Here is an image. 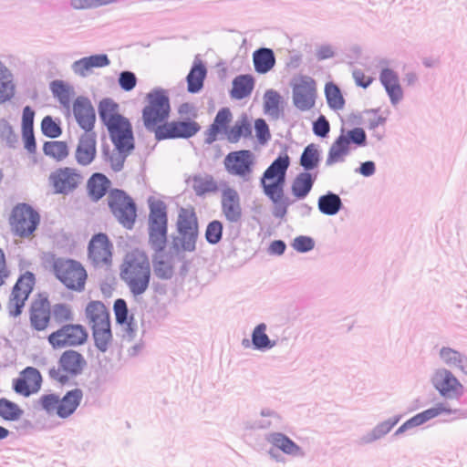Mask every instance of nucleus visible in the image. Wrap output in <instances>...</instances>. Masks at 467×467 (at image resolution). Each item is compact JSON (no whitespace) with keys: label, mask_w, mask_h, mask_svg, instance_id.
<instances>
[{"label":"nucleus","mask_w":467,"mask_h":467,"mask_svg":"<svg viewBox=\"0 0 467 467\" xmlns=\"http://www.w3.org/2000/svg\"><path fill=\"white\" fill-rule=\"evenodd\" d=\"M99 114L118 150L130 152L134 148L132 127L119 113V104L111 99H104L99 104Z\"/></svg>","instance_id":"nucleus-1"},{"label":"nucleus","mask_w":467,"mask_h":467,"mask_svg":"<svg viewBox=\"0 0 467 467\" xmlns=\"http://www.w3.org/2000/svg\"><path fill=\"white\" fill-rule=\"evenodd\" d=\"M290 165V158L287 153L279 155L270 166L264 171L260 183L264 193L277 207L286 212L290 204L285 195V184L286 172Z\"/></svg>","instance_id":"nucleus-2"},{"label":"nucleus","mask_w":467,"mask_h":467,"mask_svg":"<svg viewBox=\"0 0 467 467\" xmlns=\"http://www.w3.org/2000/svg\"><path fill=\"white\" fill-rule=\"evenodd\" d=\"M120 277L134 296L143 294L150 280V265L147 254L140 250L129 252L120 266Z\"/></svg>","instance_id":"nucleus-3"},{"label":"nucleus","mask_w":467,"mask_h":467,"mask_svg":"<svg viewBox=\"0 0 467 467\" xmlns=\"http://www.w3.org/2000/svg\"><path fill=\"white\" fill-rule=\"evenodd\" d=\"M171 113L168 93L161 88H155L146 96V105L142 109V120L145 128L154 132L164 126Z\"/></svg>","instance_id":"nucleus-4"},{"label":"nucleus","mask_w":467,"mask_h":467,"mask_svg":"<svg viewBox=\"0 0 467 467\" xmlns=\"http://www.w3.org/2000/svg\"><path fill=\"white\" fill-rule=\"evenodd\" d=\"M85 316L92 330L96 347L106 351L112 340L109 310L101 301L93 300L88 303Z\"/></svg>","instance_id":"nucleus-5"},{"label":"nucleus","mask_w":467,"mask_h":467,"mask_svg":"<svg viewBox=\"0 0 467 467\" xmlns=\"http://www.w3.org/2000/svg\"><path fill=\"white\" fill-rule=\"evenodd\" d=\"M52 271L67 289L82 292L85 289L88 273L83 265L74 259L58 257L54 259Z\"/></svg>","instance_id":"nucleus-6"},{"label":"nucleus","mask_w":467,"mask_h":467,"mask_svg":"<svg viewBox=\"0 0 467 467\" xmlns=\"http://www.w3.org/2000/svg\"><path fill=\"white\" fill-rule=\"evenodd\" d=\"M107 204L116 220L125 228L132 229L137 219V205L133 198L120 189H110Z\"/></svg>","instance_id":"nucleus-7"},{"label":"nucleus","mask_w":467,"mask_h":467,"mask_svg":"<svg viewBox=\"0 0 467 467\" xmlns=\"http://www.w3.org/2000/svg\"><path fill=\"white\" fill-rule=\"evenodd\" d=\"M82 399V390L74 389L67 391L62 398L54 393L42 395L38 403L47 413L67 419L76 411Z\"/></svg>","instance_id":"nucleus-8"},{"label":"nucleus","mask_w":467,"mask_h":467,"mask_svg":"<svg viewBox=\"0 0 467 467\" xmlns=\"http://www.w3.org/2000/svg\"><path fill=\"white\" fill-rule=\"evenodd\" d=\"M166 205L160 201L150 204L149 242L156 252H162L167 244Z\"/></svg>","instance_id":"nucleus-9"},{"label":"nucleus","mask_w":467,"mask_h":467,"mask_svg":"<svg viewBox=\"0 0 467 467\" xmlns=\"http://www.w3.org/2000/svg\"><path fill=\"white\" fill-rule=\"evenodd\" d=\"M39 223V213L26 203L16 204L9 217L13 234L20 238L32 237Z\"/></svg>","instance_id":"nucleus-10"},{"label":"nucleus","mask_w":467,"mask_h":467,"mask_svg":"<svg viewBox=\"0 0 467 467\" xmlns=\"http://www.w3.org/2000/svg\"><path fill=\"white\" fill-rule=\"evenodd\" d=\"M86 365V359L81 353L68 349L61 354L57 368L49 370V377L58 383L65 384L70 378L80 374Z\"/></svg>","instance_id":"nucleus-11"},{"label":"nucleus","mask_w":467,"mask_h":467,"mask_svg":"<svg viewBox=\"0 0 467 467\" xmlns=\"http://www.w3.org/2000/svg\"><path fill=\"white\" fill-rule=\"evenodd\" d=\"M176 225L182 248L184 251H193L198 237V219L192 206L182 207L179 210Z\"/></svg>","instance_id":"nucleus-12"},{"label":"nucleus","mask_w":467,"mask_h":467,"mask_svg":"<svg viewBox=\"0 0 467 467\" xmlns=\"http://www.w3.org/2000/svg\"><path fill=\"white\" fill-rule=\"evenodd\" d=\"M35 285L36 276L32 272L26 271L18 276L6 305L10 316L16 317L22 313Z\"/></svg>","instance_id":"nucleus-13"},{"label":"nucleus","mask_w":467,"mask_h":467,"mask_svg":"<svg viewBox=\"0 0 467 467\" xmlns=\"http://www.w3.org/2000/svg\"><path fill=\"white\" fill-rule=\"evenodd\" d=\"M88 337V332L82 325L66 324L49 334L47 340L54 349H59L81 346L87 342Z\"/></svg>","instance_id":"nucleus-14"},{"label":"nucleus","mask_w":467,"mask_h":467,"mask_svg":"<svg viewBox=\"0 0 467 467\" xmlns=\"http://www.w3.org/2000/svg\"><path fill=\"white\" fill-rule=\"evenodd\" d=\"M113 244L104 233L94 234L88 244V260L94 267H109L112 264Z\"/></svg>","instance_id":"nucleus-15"},{"label":"nucleus","mask_w":467,"mask_h":467,"mask_svg":"<svg viewBox=\"0 0 467 467\" xmlns=\"http://www.w3.org/2000/svg\"><path fill=\"white\" fill-rule=\"evenodd\" d=\"M81 173L72 167H60L53 171L48 177V183L55 193L69 194L82 182Z\"/></svg>","instance_id":"nucleus-16"},{"label":"nucleus","mask_w":467,"mask_h":467,"mask_svg":"<svg viewBox=\"0 0 467 467\" xmlns=\"http://www.w3.org/2000/svg\"><path fill=\"white\" fill-rule=\"evenodd\" d=\"M317 96L316 82L306 76H300L295 79L293 84V101L295 106L306 111L315 106Z\"/></svg>","instance_id":"nucleus-17"},{"label":"nucleus","mask_w":467,"mask_h":467,"mask_svg":"<svg viewBox=\"0 0 467 467\" xmlns=\"http://www.w3.org/2000/svg\"><path fill=\"white\" fill-rule=\"evenodd\" d=\"M223 163L230 174L248 179L253 172L254 156L249 150H235L226 155Z\"/></svg>","instance_id":"nucleus-18"},{"label":"nucleus","mask_w":467,"mask_h":467,"mask_svg":"<svg viewBox=\"0 0 467 467\" xmlns=\"http://www.w3.org/2000/svg\"><path fill=\"white\" fill-rule=\"evenodd\" d=\"M432 384L442 397L459 399L464 392L462 384L448 369L435 371Z\"/></svg>","instance_id":"nucleus-19"},{"label":"nucleus","mask_w":467,"mask_h":467,"mask_svg":"<svg viewBox=\"0 0 467 467\" xmlns=\"http://www.w3.org/2000/svg\"><path fill=\"white\" fill-rule=\"evenodd\" d=\"M200 130V125L194 120H172L166 121L155 136L158 140L191 138Z\"/></svg>","instance_id":"nucleus-20"},{"label":"nucleus","mask_w":467,"mask_h":467,"mask_svg":"<svg viewBox=\"0 0 467 467\" xmlns=\"http://www.w3.org/2000/svg\"><path fill=\"white\" fill-rule=\"evenodd\" d=\"M42 384L40 372L33 367H26L19 376L13 380L14 390L24 397L38 392Z\"/></svg>","instance_id":"nucleus-21"},{"label":"nucleus","mask_w":467,"mask_h":467,"mask_svg":"<svg viewBox=\"0 0 467 467\" xmlns=\"http://www.w3.org/2000/svg\"><path fill=\"white\" fill-rule=\"evenodd\" d=\"M222 213L230 223H238L242 219L243 211L240 196L236 190L226 188L222 192Z\"/></svg>","instance_id":"nucleus-22"},{"label":"nucleus","mask_w":467,"mask_h":467,"mask_svg":"<svg viewBox=\"0 0 467 467\" xmlns=\"http://www.w3.org/2000/svg\"><path fill=\"white\" fill-rule=\"evenodd\" d=\"M97 153V136L94 131L84 132L76 149L75 157L78 164L87 166L90 164Z\"/></svg>","instance_id":"nucleus-23"},{"label":"nucleus","mask_w":467,"mask_h":467,"mask_svg":"<svg viewBox=\"0 0 467 467\" xmlns=\"http://www.w3.org/2000/svg\"><path fill=\"white\" fill-rule=\"evenodd\" d=\"M454 410L443 403H439L435 407L428 409L422 412H420L405 421L395 432V435H399L404 432L406 430L422 425L423 423L432 420L442 414H451Z\"/></svg>","instance_id":"nucleus-24"},{"label":"nucleus","mask_w":467,"mask_h":467,"mask_svg":"<svg viewBox=\"0 0 467 467\" xmlns=\"http://www.w3.org/2000/svg\"><path fill=\"white\" fill-rule=\"evenodd\" d=\"M73 113L78 123L85 132L92 131L96 115L94 109L88 99L83 97L78 98L73 103Z\"/></svg>","instance_id":"nucleus-25"},{"label":"nucleus","mask_w":467,"mask_h":467,"mask_svg":"<svg viewBox=\"0 0 467 467\" xmlns=\"http://www.w3.org/2000/svg\"><path fill=\"white\" fill-rule=\"evenodd\" d=\"M186 182L192 187L197 196L215 193L219 186L213 176L208 173H197L190 176Z\"/></svg>","instance_id":"nucleus-26"},{"label":"nucleus","mask_w":467,"mask_h":467,"mask_svg":"<svg viewBox=\"0 0 467 467\" xmlns=\"http://www.w3.org/2000/svg\"><path fill=\"white\" fill-rule=\"evenodd\" d=\"M233 114L228 108L221 109L213 122L210 128L207 130L206 141L209 143L213 142L219 133H223L225 136L227 134V130H229V124L232 121Z\"/></svg>","instance_id":"nucleus-27"},{"label":"nucleus","mask_w":467,"mask_h":467,"mask_svg":"<svg viewBox=\"0 0 467 467\" xmlns=\"http://www.w3.org/2000/svg\"><path fill=\"white\" fill-rule=\"evenodd\" d=\"M316 177L308 171L298 173L292 181L290 191L295 200H304L311 192Z\"/></svg>","instance_id":"nucleus-28"},{"label":"nucleus","mask_w":467,"mask_h":467,"mask_svg":"<svg viewBox=\"0 0 467 467\" xmlns=\"http://www.w3.org/2000/svg\"><path fill=\"white\" fill-rule=\"evenodd\" d=\"M381 84L384 86L392 103H398L403 97V91L400 85L399 77L392 69L384 68L379 76Z\"/></svg>","instance_id":"nucleus-29"},{"label":"nucleus","mask_w":467,"mask_h":467,"mask_svg":"<svg viewBox=\"0 0 467 467\" xmlns=\"http://www.w3.org/2000/svg\"><path fill=\"white\" fill-rule=\"evenodd\" d=\"M32 327L38 331L45 330L50 322V307L46 301H36L32 305L30 311Z\"/></svg>","instance_id":"nucleus-30"},{"label":"nucleus","mask_w":467,"mask_h":467,"mask_svg":"<svg viewBox=\"0 0 467 467\" xmlns=\"http://www.w3.org/2000/svg\"><path fill=\"white\" fill-rule=\"evenodd\" d=\"M253 63L254 70L258 74H266L275 65V57L271 48L261 47L253 53Z\"/></svg>","instance_id":"nucleus-31"},{"label":"nucleus","mask_w":467,"mask_h":467,"mask_svg":"<svg viewBox=\"0 0 467 467\" xmlns=\"http://www.w3.org/2000/svg\"><path fill=\"white\" fill-rule=\"evenodd\" d=\"M110 186V181L102 173L97 172L91 175L87 182V190L89 197L95 201H99Z\"/></svg>","instance_id":"nucleus-32"},{"label":"nucleus","mask_w":467,"mask_h":467,"mask_svg":"<svg viewBox=\"0 0 467 467\" xmlns=\"http://www.w3.org/2000/svg\"><path fill=\"white\" fill-rule=\"evenodd\" d=\"M109 64L107 55L99 54L83 57L76 61L73 69L76 74L85 77L94 67H103Z\"/></svg>","instance_id":"nucleus-33"},{"label":"nucleus","mask_w":467,"mask_h":467,"mask_svg":"<svg viewBox=\"0 0 467 467\" xmlns=\"http://www.w3.org/2000/svg\"><path fill=\"white\" fill-rule=\"evenodd\" d=\"M349 151V140L345 135H340L332 143L327 157V165H333L344 161Z\"/></svg>","instance_id":"nucleus-34"},{"label":"nucleus","mask_w":467,"mask_h":467,"mask_svg":"<svg viewBox=\"0 0 467 467\" xmlns=\"http://www.w3.org/2000/svg\"><path fill=\"white\" fill-rule=\"evenodd\" d=\"M254 87V78L251 75H239L233 80L230 95L233 99H243L251 95Z\"/></svg>","instance_id":"nucleus-35"},{"label":"nucleus","mask_w":467,"mask_h":467,"mask_svg":"<svg viewBox=\"0 0 467 467\" xmlns=\"http://www.w3.org/2000/svg\"><path fill=\"white\" fill-rule=\"evenodd\" d=\"M252 135V126L246 115L238 119L227 130L226 139L231 143L238 142L242 138H249Z\"/></svg>","instance_id":"nucleus-36"},{"label":"nucleus","mask_w":467,"mask_h":467,"mask_svg":"<svg viewBox=\"0 0 467 467\" xmlns=\"http://www.w3.org/2000/svg\"><path fill=\"white\" fill-rule=\"evenodd\" d=\"M154 275L162 280L171 279L174 274V265L171 257L156 254L152 260Z\"/></svg>","instance_id":"nucleus-37"},{"label":"nucleus","mask_w":467,"mask_h":467,"mask_svg":"<svg viewBox=\"0 0 467 467\" xmlns=\"http://www.w3.org/2000/svg\"><path fill=\"white\" fill-rule=\"evenodd\" d=\"M43 152L57 162H61L68 157L69 149L66 141L50 140L44 143Z\"/></svg>","instance_id":"nucleus-38"},{"label":"nucleus","mask_w":467,"mask_h":467,"mask_svg":"<svg viewBox=\"0 0 467 467\" xmlns=\"http://www.w3.org/2000/svg\"><path fill=\"white\" fill-rule=\"evenodd\" d=\"M206 76V68L202 62L194 63L191 71L187 76L188 91L191 93H196L203 86V80Z\"/></svg>","instance_id":"nucleus-39"},{"label":"nucleus","mask_w":467,"mask_h":467,"mask_svg":"<svg viewBox=\"0 0 467 467\" xmlns=\"http://www.w3.org/2000/svg\"><path fill=\"white\" fill-rule=\"evenodd\" d=\"M15 93L12 74L3 63L0 62V103L9 100Z\"/></svg>","instance_id":"nucleus-40"},{"label":"nucleus","mask_w":467,"mask_h":467,"mask_svg":"<svg viewBox=\"0 0 467 467\" xmlns=\"http://www.w3.org/2000/svg\"><path fill=\"white\" fill-rule=\"evenodd\" d=\"M24 415L20 406L5 398L0 399V417L8 421H17Z\"/></svg>","instance_id":"nucleus-41"},{"label":"nucleus","mask_w":467,"mask_h":467,"mask_svg":"<svg viewBox=\"0 0 467 467\" xmlns=\"http://www.w3.org/2000/svg\"><path fill=\"white\" fill-rule=\"evenodd\" d=\"M270 442L286 454H301V449L292 440L282 433H273L269 438Z\"/></svg>","instance_id":"nucleus-42"},{"label":"nucleus","mask_w":467,"mask_h":467,"mask_svg":"<svg viewBox=\"0 0 467 467\" xmlns=\"http://www.w3.org/2000/svg\"><path fill=\"white\" fill-rule=\"evenodd\" d=\"M341 206L342 202L339 196L332 192L322 195L318 199V209L322 213L327 215L337 213Z\"/></svg>","instance_id":"nucleus-43"},{"label":"nucleus","mask_w":467,"mask_h":467,"mask_svg":"<svg viewBox=\"0 0 467 467\" xmlns=\"http://www.w3.org/2000/svg\"><path fill=\"white\" fill-rule=\"evenodd\" d=\"M113 310L117 323L126 326L130 332H133L135 327L132 323L133 317L129 315V309L124 299L119 298L114 302Z\"/></svg>","instance_id":"nucleus-44"},{"label":"nucleus","mask_w":467,"mask_h":467,"mask_svg":"<svg viewBox=\"0 0 467 467\" xmlns=\"http://www.w3.org/2000/svg\"><path fill=\"white\" fill-rule=\"evenodd\" d=\"M264 107L266 113L278 117L282 111V97L275 90H267L264 96Z\"/></svg>","instance_id":"nucleus-45"},{"label":"nucleus","mask_w":467,"mask_h":467,"mask_svg":"<svg viewBox=\"0 0 467 467\" xmlns=\"http://www.w3.org/2000/svg\"><path fill=\"white\" fill-rule=\"evenodd\" d=\"M325 94L328 106L335 109L339 110L344 108L345 99L341 94L339 88L332 83H327L325 87Z\"/></svg>","instance_id":"nucleus-46"},{"label":"nucleus","mask_w":467,"mask_h":467,"mask_svg":"<svg viewBox=\"0 0 467 467\" xmlns=\"http://www.w3.org/2000/svg\"><path fill=\"white\" fill-rule=\"evenodd\" d=\"M319 162V153L315 144L306 147L300 158V164L306 170L315 169Z\"/></svg>","instance_id":"nucleus-47"},{"label":"nucleus","mask_w":467,"mask_h":467,"mask_svg":"<svg viewBox=\"0 0 467 467\" xmlns=\"http://www.w3.org/2000/svg\"><path fill=\"white\" fill-rule=\"evenodd\" d=\"M51 90L61 104L68 107L71 100V88L62 81H54L51 84Z\"/></svg>","instance_id":"nucleus-48"},{"label":"nucleus","mask_w":467,"mask_h":467,"mask_svg":"<svg viewBox=\"0 0 467 467\" xmlns=\"http://www.w3.org/2000/svg\"><path fill=\"white\" fill-rule=\"evenodd\" d=\"M265 331L266 326L265 324H260L254 329L252 341L256 348H267L273 347V344H271Z\"/></svg>","instance_id":"nucleus-49"},{"label":"nucleus","mask_w":467,"mask_h":467,"mask_svg":"<svg viewBox=\"0 0 467 467\" xmlns=\"http://www.w3.org/2000/svg\"><path fill=\"white\" fill-rule=\"evenodd\" d=\"M223 235V223L214 220L208 223L205 231V238L209 244H218Z\"/></svg>","instance_id":"nucleus-50"},{"label":"nucleus","mask_w":467,"mask_h":467,"mask_svg":"<svg viewBox=\"0 0 467 467\" xmlns=\"http://www.w3.org/2000/svg\"><path fill=\"white\" fill-rule=\"evenodd\" d=\"M53 317L57 323H66L73 319L74 314L70 306L57 304L53 306Z\"/></svg>","instance_id":"nucleus-51"},{"label":"nucleus","mask_w":467,"mask_h":467,"mask_svg":"<svg viewBox=\"0 0 467 467\" xmlns=\"http://www.w3.org/2000/svg\"><path fill=\"white\" fill-rule=\"evenodd\" d=\"M254 130L258 142L262 145L266 144L268 140L271 139V133L265 120L263 119H255Z\"/></svg>","instance_id":"nucleus-52"},{"label":"nucleus","mask_w":467,"mask_h":467,"mask_svg":"<svg viewBox=\"0 0 467 467\" xmlns=\"http://www.w3.org/2000/svg\"><path fill=\"white\" fill-rule=\"evenodd\" d=\"M119 0H71L70 4L75 9H89L110 5Z\"/></svg>","instance_id":"nucleus-53"},{"label":"nucleus","mask_w":467,"mask_h":467,"mask_svg":"<svg viewBox=\"0 0 467 467\" xmlns=\"http://www.w3.org/2000/svg\"><path fill=\"white\" fill-rule=\"evenodd\" d=\"M41 129L43 133L49 138H57L61 134L59 125L50 116H47L42 119Z\"/></svg>","instance_id":"nucleus-54"},{"label":"nucleus","mask_w":467,"mask_h":467,"mask_svg":"<svg viewBox=\"0 0 467 467\" xmlns=\"http://www.w3.org/2000/svg\"><path fill=\"white\" fill-rule=\"evenodd\" d=\"M440 357L444 363L451 367H454L457 366V363L462 357V354L451 348H442L440 351Z\"/></svg>","instance_id":"nucleus-55"},{"label":"nucleus","mask_w":467,"mask_h":467,"mask_svg":"<svg viewBox=\"0 0 467 467\" xmlns=\"http://www.w3.org/2000/svg\"><path fill=\"white\" fill-rule=\"evenodd\" d=\"M400 417L397 416L393 419L385 420L379 424L373 431V438L379 439L384 436L385 434L389 433L393 429V427L400 421Z\"/></svg>","instance_id":"nucleus-56"},{"label":"nucleus","mask_w":467,"mask_h":467,"mask_svg":"<svg viewBox=\"0 0 467 467\" xmlns=\"http://www.w3.org/2000/svg\"><path fill=\"white\" fill-rule=\"evenodd\" d=\"M119 84L123 90L130 91L137 84L136 76L130 71L121 72L119 78Z\"/></svg>","instance_id":"nucleus-57"},{"label":"nucleus","mask_w":467,"mask_h":467,"mask_svg":"<svg viewBox=\"0 0 467 467\" xmlns=\"http://www.w3.org/2000/svg\"><path fill=\"white\" fill-rule=\"evenodd\" d=\"M330 130V126L325 116L321 115L313 124V131L317 136L326 137Z\"/></svg>","instance_id":"nucleus-58"},{"label":"nucleus","mask_w":467,"mask_h":467,"mask_svg":"<svg viewBox=\"0 0 467 467\" xmlns=\"http://www.w3.org/2000/svg\"><path fill=\"white\" fill-rule=\"evenodd\" d=\"M11 275L10 269L7 265L5 254L0 248V286L4 285Z\"/></svg>","instance_id":"nucleus-59"},{"label":"nucleus","mask_w":467,"mask_h":467,"mask_svg":"<svg viewBox=\"0 0 467 467\" xmlns=\"http://www.w3.org/2000/svg\"><path fill=\"white\" fill-rule=\"evenodd\" d=\"M294 248L299 252H307L313 249L314 242L310 237L299 236L294 241Z\"/></svg>","instance_id":"nucleus-60"},{"label":"nucleus","mask_w":467,"mask_h":467,"mask_svg":"<svg viewBox=\"0 0 467 467\" xmlns=\"http://www.w3.org/2000/svg\"><path fill=\"white\" fill-rule=\"evenodd\" d=\"M345 136L348 138L349 141L351 140L358 145H363L366 141V133L361 128L353 129Z\"/></svg>","instance_id":"nucleus-61"},{"label":"nucleus","mask_w":467,"mask_h":467,"mask_svg":"<svg viewBox=\"0 0 467 467\" xmlns=\"http://www.w3.org/2000/svg\"><path fill=\"white\" fill-rule=\"evenodd\" d=\"M34 116L35 112L29 106L24 108L22 116L23 130H33Z\"/></svg>","instance_id":"nucleus-62"},{"label":"nucleus","mask_w":467,"mask_h":467,"mask_svg":"<svg viewBox=\"0 0 467 467\" xmlns=\"http://www.w3.org/2000/svg\"><path fill=\"white\" fill-rule=\"evenodd\" d=\"M354 79L357 83V85L367 88L368 87L371 82L373 81V78L370 76L366 75L362 70L357 69L353 72Z\"/></svg>","instance_id":"nucleus-63"},{"label":"nucleus","mask_w":467,"mask_h":467,"mask_svg":"<svg viewBox=\"0 0 467 467\" xmlns=\"http://www.w3.org/2000/svg\"><path fill=\"white\" fill-rule=\"evenodd\" d=\"M23 139L25 148L30 152L36 151V140L33 133V130H23Z\"/></svg>","instance_id":"nucleus-64"}]
</instances>
